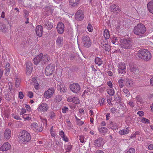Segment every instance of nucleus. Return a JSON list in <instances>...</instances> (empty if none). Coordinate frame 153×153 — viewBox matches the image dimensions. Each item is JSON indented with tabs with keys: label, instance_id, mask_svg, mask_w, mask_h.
Instances as JSON below:
<instances>
[{
	"label": "nucleus",
	"instance_id": "obj_38",
	"mask_svg": "<svg viewBox=\"0 0 153 153\" xmlns=\"http://www.w3.org/2000/svg\"><path fill=\"white\" fill-rule=\"evenodd\" d=\"M125 81L126 83H128L129 85L131 86L132 85L133 83L132 80L128 78H127L126 79Z\"/></svg>",
	"mask_w": 153,
	"mask_h": 153
},
{
	"label": "nucleus",
	"instance_id": "obj_28",
	"mask_svg": "<svg viewBox=\"0 0 153 153\" xmlns=\"http://www.w3.org/2000/svg\"><path fill=\"white\" fill-rule=\"evenodd\" d=\"M130 131L129 128L126 127L125 129L120 130L119 133L120 135L127 134L129 133Z\"/></svg>",
	"mask_w": 153,
	"mask_h": 153
},
{
	"label": "nucleus",
	"instance_id": "obj_56",
	"mask_svg": "<svg viewBox=\"0 0 153 153\" xmlns=\"http://www.w3.org/2000/svg\"><path fill=\"white\" fill-rule=\"evenodd\" d=\"M32 81L33 83H34L36 82H38V80L37 79V77L35 76L33 77L31 80Z\"/></svg>",
	"mask_w": 153,
	"mask_h": 153
},
{
	"label": "nucleus",
	"instance_id": "obj_25",
	"mask_svg": "<svg viewBox=\"0 0 153 153\" xmlns=\"http://www.w3.org/2000/svg\"><path fill=\"white\" fill-rule=\"evenodd\" d=\"M53 21L52 19H49L46 21L45 25L48 30L51 29L53 27Z\"/></svg>",
	"mask_w": 153,
	"mask_h": 153
},
{
	"label": "nucleus",
	"instance_id": "obj_42",
	"mask_svg": "<svg viewBox=\"0 0 153 153\" xmlns=\"http://www.w3.org/2000/svg\"><path fill=\"white\" fill-rule=\"evenodd\" d=\"M123 82V79L122 78L120 79L118 81L119 85L121 88H123L124 86Z\"/></svg>",
	"mask_w": 153,
	"mask_h": 153
},
{
	"label": "nucleus",
	"instance_id": "obj_10",
	"mask_svg": "<svg viewBox=\"0 0 153 153\" xmlns=\"http://www.w3.org/2000/svg\"><path fill=\"white\" fill-rule=\"evenodd\" d=\"M71 90L74 93H78L80 89V87L77 83H74L71 84L70 86Z\"/></svg>",
	"mask_w": 153,
	"mask_h": 153
},
{
	"label": "nucleus",
	"instance_id": "obj_19",
	"mask_svg": "<svg viewBox=\"0 0 153 153\" xmlns=\"http://www.w3.org/2000/svg\"><path fill=\"white\" fill-rule=\"evenodd\" d=\"M36 32L37 36L39 37H41L43 32V27L41 25L37 26L36 28Z\"/></svg>",
	"mask_w": 153,
	"mask_h": 153
},
{
	"label": "nucleus",
	"instance_id": "obj_47",
	"mask_svg": "<svg viewBox=\"0 0 153 153\" xmlns=\"http://www.w3.org/2000/svg\"><path fill=\"white\" fill-rule=\"evenodd\" d=\"M123 91L125 94L126 96L128 97L130 95V92L128 91L127 89L124 88L123 90Z\"/></svg>",
	"mask_w": 153,
	"mask_h": 153
},
{
	"label": "nucleus",
	"instance_id": "obj_33",
	"mask_svg": "<svg viewBox=\"0 0 153 153\" xmlns=\"http://www.w3.org/2000/svg\"><path fill=\"white\" fill-rule=\"evenodd\" d=\"M30 128L34 131H37L38 130V126L36 123L34 122L31 124Z\"/></svg>",
	"mask_w": 153,
	"mask_h": 153
},
{
	"label": "nucleus",
	"instance_id": "obj_40",
	"mask_svg": "<svg viewBox=\"0 0 153 153\" xmlns=\"http://www.w3.org/2000/svg\"><path fill=\"white\" fill-rule=\"evenodd\" d=\"M139 73V70L138 69H136V70H135V72H134V73H133L132 74V76H133L134 77H138L140 76V74Z\"/></svg>",
	"mask_w": 153,
	"mask_h": 153
},
{
	"label": "nucleus",
	"instance_id": "obj_37",
	"mask_svg": "<svg viewBox=\"0 0 153 153\" xmlns=\"http://www.w3.org/2000/svg\"><path fill=\"white\" fill-rule=\"evenodd\" d=\"M102 48L106 51H109L110 50V46L107 44L103 45Z\"/></svg>",
	"mask_w": 153,
	"mask_h": 153
},
{
	"label": "nucleus",
	"instance_id": "obj_64",
	"mask_svg": "<svg viewBox=\"0 0 153 153\" xmlns=\"http://www.w3.org/2000/svg\"><path fill=\"white\" fill-rule=\"evenodd\" d=\"M128 105L132 107H133L134 106V104L133 101H130L128 102Z\"/></svg>",
	"mask_w": 153,
	"mask_h": 153
},
{
	"label": "nucleus",
	"instance_id": "obj_22",
	"mask_svg": "<svg viewBox=\"0 0 153 153\" xmlns=\"http://www.w3.org/2000/svg\"><path fill=\"white\" fill-rule=\"evenodd\" d=\"M57 88L59 89L61 92L65 93L66 91L67 88L63 83L59 82L58 84Z\"/></svg>",
	"mask_w": 153,
	"mask_h": 153
},
{
	"label": "nucleus",
	"instance_id": "obj_2",
	"mask_svg": "<svg viewBox=\"0 0 153 153\" xmlns=\"http://www.w3.org/2000/svg\"><path fill=\"white\" fill-rule=\"evenodd\" d=\"M137 55L140 58L146 61L149 60L152 57L150 52L146 49L139 50L137 53Z\"/></svg>",
	"mask_w": 153,
	"mask_h": 153
},
{
	"label": "nucleus",
	"instance_id": "obj_53",
	"mask_svg": "<svg viewBox=\"0 0 153 153\" xmlns=\"http://www.w3.org/2000/svg\"><path fill=\"white\" fill-rule=\"evenodd\" d=\"M77 124L79 126H82L84 123V122L83 121L80 120V119L76 121Z\"/></svg>",
	"mask_w": 153,
	"mask_h": 153
},
{
	"label": "nucleus",
	"instance_id": "obj_49",
	"mask_svg": "<svg viewBox=\"0 0 153 153\" xmlns=\"http://www.w3.org/2000/svg\"><path fill=\"white\" fill-rule=\"evenodd\" d=\"M135 150L133 148H130L126 153H135Z\"/></svg>",
	"mask_w": 153,
	"mask_h": 153
},
{
	"label": "nucleus",
	"instance_id": "obj_1",
	"mask_svg": "<svg viewBox=\"0 0 153 153\" xmlns=\"http://www.w3.org/2000/svg\"><path fill=\"white\" fill-rule=\"evenodd\" d=\"M18 138L20 143L26 144L30 142L31 136L28 132L25 130H23L19 133Z\"/></svg>",
	"mask_w": 153,
	"mask_h": 153
},
{
	"label": "nucleus",
	"instance_id": "obj_51",
	"mask_svg": "<svg viewBox=\"0 0 153 153\" xmlns=\"http://www.w3.org/2000/svg\"><path fill=\"white\" fill-rule=\"evenodd\" d=\"M87 29L89 32H92L93 30V27L91 24H89L87 27Z\"/></svg>",
	"mask_w": 153,
	"mask_h": 153
},
{
	"label": "nucleus",
	"instance_id": "obj_3",
	"mask_svg": "<svg viewBox=\"0 0 153 153\" xmlns=\"http://www.w3.org/2000/svg\"><path fill=\"white\" fill-rule=\"evenodd\" d=\"M146 30L145 25L142 24H138L134 28L133 32L137 35H141L145 33Z\"/></svg>",
	"mask_w": 153,
	"mask_h": 153
},
{
	"label": "nucleus",
	"instance_id": "obj_6",
	"mask_svg": "<svg viewBox=\"0 0 153 153\" xmlns=\"http://www.w3.org/2000/svg\"><path fill=\"white\" fill-rule=\"evenodd\" d=\"M55 70V66L52 64H49L45 68V74L46 76H50L52 75Z\"/></svg>",
	"mask_w": 153,
	"mask_h": 153
},
{
	"label": "nucleus",
	"instance_id": "obj_13",
	"mask_svg": "<svg viewBox=\"0 0 153 153\" xmlns=\"http://www.w3.org/2000/svg\"><path fill=\"white\" fill-rule=\"evenodd\" d=\"M64 25L63 23L59 22L56 26V30L58 33L60 34L63 33L64 31Z\"/></svg>",
	"mask_w": 153,
	"mask_h": 153
},
{
	"label": "nucleus",
	"instance_id": "obj_15",
	"mask_svg": "<svg viewBox=\"0 0 153 153\" xmlns=\"http://www.w3.org/2000/svg\"><path fill=\"white\" fill-rule=\"evenodd\" d=\"M104 144L103 139L100 137L96 140L94 142V145L97 147H100L102 146Z\"/></svg>",
	"mask_w": 153,
	"mask_h": 153
},
{
	"label": "nucleus",
	"instance_id": "obj_20",
	"mask_svg": "<svg viewBox=\"0 0 153 153\" xmlns=\"http://www.w3.org/2000/svg\"><path fill=\"white\" fill-rule=\"evenodd\" d=\"M56 45L59 47H61L63 44V38L61 36H58L56 40Z\"/></svg>",
	"mask_w": 153,
	"mask_h": 153
},
{
	"label": "nucleus",
	"instance_id": "obj_31",
	"mask_svg": "<svg viewBox=\"0 0 153 153\" xmlns=\"http://www.w3.org/2000/svg\"><path fill=\"white\" fill-rule=\"evenodd\" d=\"M106 91L107 93L111 96H113L114 94V90L113 88H107Z\"/></svg>",
	"mask_w": 153,
	"mask_h": 153
},
{
	"label": "nucleus",
	"instance_id": "obj_50",
	"mask_svg": "<svg viewBox=\"0 0 153 153\" xmlns=\"http://www.w3.org/2000/svg\"><path fill=\"white\" fill-rule=\"evenodd\" d=\"M20 83V79L19 78H16V87H19Z\"/></svg>",
	"mask_w": 153,
	"mask_h": 153
},
{
	"label": "nucleus",
	"instance_id": "obj_17",
	"mask_svg": "<svg viewBox=\"0 0 153 153\" xmlns=\"http://www.w3.org/2000/svg\"><path fill=\"white\" fill-rule=\"evenodd\" d=\"M11 148L10 144L7 142L4 143L0 148V150L5 151L10 149Z\"/></svg>",
	"mask_w": 153,
	"mask_h": 153
},
{
	"label": "nucleus",
	"instance_id": "obj_18",
	"mask_svg": "<svg viewBox=\"0 0 153 153\" xmlns=\"http://www.w3.org/2000/svg\"><path fill=\"white\" fill-rule=\"evenodd\" d=\"M67 100L68 102H73L75 104H78L79 103V100L77 97H72L71 96L67 98Z\"/></svg>",
	"mask_w": 153,
	"mask_h": 153
},
{
	"label": "nucleus",
	"instance_id": "obj_41",
	"mask_svg": "<svg viewBox=\"0 0 153 153\" xmlns=\"http://www.w3.org/2000/svg\"><path fill=\"white\" fill-rule=\"evenodd\" d=\"M141 122L142 123H145V124H149L150 123V120L144 117H143L141 120Z\"/></svg>",
	"mask_w": 153,
	"mask_h": 153
},
{
	"label": "nucleus",
	"instance_id": "obj_21",
	"mask_svg": "<svg viewBox=\"0 0 153 153\" xmlns=\"http://www.w3.org/2000/svg\"><path fill=\"white\" fill-rule=\"evenodd\" d=\"M122 39H121L119 37H116L114 36L111 38V42L115 45H120V42Z\"/></svg>",
	"mask_w": 153,
	"mask_h": 153
},
{
	"label": "nucleus",
	"instance_id": "obj_16",
	"mask_svg": "<svg viewBox=\"0 0 153 153\" xmlns=\"http://www.w3.org/2000/svg\"><path fill=\"white\" fill-rule=\"evenodd\" d=\"M11 136V130L8 128H6L4 132V137L5 140H9Z\"/></svg>",
	"mask_w": 153,
	"mask_h": 153
},
{
	"label": "nucleus",
	"instance_id": "obj_59",
	"mask_svg": "<svg viewBox=\"0 0 153 153\" xmlns=\"http://www.w3.org/2000/svg\"><path fill=\"white\" fill-rule=\"evenodd\" d=\"M107 84L109 87L108 88H113V84L110 81H108L107 82Z\"/></svg>",
	"mask_w": 153,
	"mask_h": 153
},
{
	"label": "nucleus",
	"instance_id": "obj_52",
	"mask_svg": "<svg viewBox=\"0 0 153 153\" xmlns=\"http://www.w3.org/2000/svg\"><path fill=\"white\" fill-rule=\"evenodd\" d=\"M40 118L41 121L44 123L46 125H47V120L46 118H42V117H40Z\"/></svg>",
	"mask_w": 153,
	"mask_h": 153
},
{
	"label": "nucleus",
	"instance_id": "obj_61",
	"mask_svg": "<svg viewBox=\"0 0 153 153\" xmlns=\"http://www.w3.org/2000/svg\"><path fill=\"white\" fill-rule=\"evenodd\" d=\"M68 108L66 107H64L62 109V111L63 113H65L66 111L68 110Z\"/></svg>",
	"mask_w": 153,
	"mask_h": 153
},
{
	"label": "nucleus",
	"instance_id": "obj_57",
	"mask_svg": "<svg viewBox=\"0 0 153 153\" xmlns=\"http://www.w3.org/2000/svg\"><path fill=\"white\" fill-rule=\"evenodd\" d=\"M26 112V110L25 109L22 108L20 112V115H22L24 114Z\"/></svg>",
	"mask_w": 153,
	"mask_h": 153
},
{
	"label": "nucleus",
	"instance_id": "obj_12",
	"mask_svg": "<svg viewBox=\"0 0 153 153\" xmlns=\"http://www.w3.org/2000/svg\"><path fill=\"white\" fill-rule=\"evenodd\" d=\"M75 17L77 20L81 21L84 17L83 11L81 10H78L75 14Z\"/></svg>",
	"mask_w": 153,
	"mask_h": 153
},
{
	"label": "nucleus",
	"instance_id": "obj_62",
	"mask_svg": "<svg viewBox=\"0 0 153 153\" xmlns=\"http://www.w3.org/2000/svg\"><path fill=\"white\" fill-rule=\"evenodd\" d=\"M27 96L29 98H32L33 97V93L31 92H28Z\"/></svg>",
	"mask_w": 153,
	"mask_h": 153
},
{
	"label": "nucleus",
	"instance_id": "obj_14",
	"mask_svg": "<svg viewBox=\"0 0 153 153\" xmlns=\"http://www.w3.org/2000/svg\"><path fill=\"white\" fill-rule=\"evenodd\" d=\"M110 10L113 12L118 14L120 10V8L117 5L115 4H111L110 7Z\"/></svg>",
	"mask_w": 153,
	"mask_h": 153
},
{
	"label": "nucleus",
	"instance_id": "obj_35",
	"mask_svg": "<svg viewBox=\"0 0 153 153\" xmlns=\"http://www.w3.org/2000/svg\"><path fill=\"white\" fill-rule=\"evenodd\" d=\"M10 64L9 63H7L5 67V74L6 75H8L9 74L10 71Z\"/></svg>",
	"mask_w": 153,
	"mask_h": 153
},
{
	"label": "nucleus",
	"instance_id": "obj_27",
	"mask_svg": "<svg viewBox=\"0 0 153 153\" xmlns=\"http://www.w3.org/2000/svg\"><path fill=\"white\" fill-rule=\"evenodd\" d=\"M80 0H70L69 4L73 7L77 6L79 3Z\"/></svg>",
	"mask_w": 153,
	"mask_h": 153
},
{
	"label": "nucleus",
	"instance_id": "obj_23",
	"mask_svg": "<svg viewBox=\"0 0 153 153\" xmlns=\"http://www.w3.org/2000/svg\"><path fill=\"white\" fill-rule=\"evenodd\" d=\"M42 53H41L35 57L33 59L34 63L35 64L37 65L40 62H41L42 56Z\"/></svg>",
	"mask_w": 153,
	"mask_h": 153
},
{
	"label": "nucleus",
	"instance_id": "obj_45",
	"mask_svg": "<svg viewBox=\"0 0 153 153\" xmlns=\"http://www.w3.org/2000/svg\"><path fill=\"white\" fill-rule=\"evenodd\" d=\"M50 133L51 134V136L53 137H55L56 136V134L54 131H53V127L52 126L50 130Z\"/></svg>",
	"mask_w": 153,
	"mask_h": 153
},
{
	"label": "nucleus",
	"instance_id": "obj_11",
	"mask_svg": "<svg viewBox=\"0 0 153 153\" xmlns=\"http://www.w3.org/2000/svg\"><path fill=\"white\" fill-rule=\"evenodd\" d=\"M26 73L27 75H30L33 69V65L30 62H28L26 64Z\"/></svg>",
	"mask_w": 153,
	"mask_h": 153
},
{
	"label": "nucleus",
	"instance_id": "obj_46",
	"mask_svg": "<svg viewBox=\"0 0 153 153\" xmlns=\"http://www.w3.org/2000/svg\"><path fill=\"white\" fill-rule=\"evenodd\" d=\"M137 102L142 103L143 102V100L140 96L137 95L136 97Z\"/></svg>",
	"mask_w": 153,
	"mask_h": 153
},
{
	"label": "nucleus",
	"instance_id": "obj_58",
	"mask_svg": "<svg viewBox=\"0 0 153 153\" xmlns=\"http://www.w3.org/2000/svg\"><path fill=\"white\" fill-rule=\"evenodd\" d=\"M49 116L50 118H54L55 116V114L53 112L51 111L50 112Z\"/></svg>",
	"mask_w": 153,
	"mask_h": 153
},
{
	"label": "nucleus",
	"instance_id": "obj_30",
	"mask_svg": "<svg viewBox=\"0 0 153 153\" xmlns=\"http://www.w3.org/2000/svg\"><path fill=\"white\" fill-rule=\"evenodd\" d=\"M103 35L105 39H108L110 37V34L108 30L105 29L103 32Z\"/></svg>",
	"mask_w": 153,
	"mask_h": 153
},
{
	"label": "nucleus",
	"instance_id": "obj_54",
	"mask_svg": "<svg viewBox=\"0 0 153 153\" xmlns=\"http://www.w3.org/2000/svg\"><path fill=\"white\" fill-rule=\"evenodd\" d=\"M105 101V99L104 98H102L100 99L99 100V103L100 105H103V103Z\"/></svg>",
	"mask_w": 153,
	"mask_h": 153
},
{
	"label": "nucleus",
	"instance_id": "obj_32",
	"mask_svg": "<svg viewBox=\"0 0 153 153\" xmlns=\"http://www.w3.org/2000/svg\"><path fill=\"white\" fill-rule=\"evenodd\" d=\"M98 130L100 133L103 134L107 132V129L103 126H100L98 128Z\"/></svg>",
	"mask_w": 153,
	"mask_h": 153
},
{
	"label": "nucleus",
	"instance_id": "obj_34",
	"mask_svg": "<svg viewBox=\"0 0 153 153\" xmlns=\"http://www.w3.org/2000/svg\"><path fill=\"white\" fill-rule=\"evenodd\" d=\"M95 62L96 65L98 66L101 65L102 63V61L101 59L98 57H96L95 59Z\"/></svg>",
	"mask_w": 153,
	"mask_h": 153
},
{
	"label": "nucleus",
	"instance_id": "obj_7",
	"mask_svg": "<svg viewBox=\"0 0 153 153\" xmlns=\"http://www.w3.org/2000/svg\"><path fill=\"white\" fill-rule=\"evenodd\" d=\"M55 92V89L53 88H50L44 93V97L48 99L53 96Z\"/></svg>",
	"mask_w": 153,
	"mask_h": 153
},
{
	"label": "nucleus",
	"instance_id": "obj_36",
	"mask_svg": "<svg viewBox=\"0 0 153 153\" xmlns=\"http://www.w3.org/2000/svg\"><path fill=\"white\" fill-rule=\"evenodd\" d=\"M30 115L28 114H25L22 115V117L24 119L25 121L31 120Z\"/></svg>",
	"mask_w": 153,
	"mask_h": 153
},
{
	"label": "nucleus",
	"instance_id": "obj_63",
	"mask_svg": "<svg viewBox=\"0 0 153 153\" xmlns=\"http://www.w3.org/2000/svg\"><path fill=\"white\" fill-rule=\"evenodd\" d=\"M19 98L21 99H22L23 98V97H24L23 94V93L21 91H20L19 92Z\"/></svg>",
	"mask_w": 153,
	"mask_h": 153
},
{
	"label": "nucleus",
	"instance_id": "obj_8",
	"mask_svg": "<svg viewBox=\"0 0 153 153\" xmlns=\"http://www.w3.org/2000/svg\"><path fill=\"white\" fill-rule=\"evenodd\" d=\"M83 45L85 47L88 48L91 44L90 38L87 36H84L82 38Z\"/></svg>",
	"mask_w": 153,
	"mask_h": 153
},
{
	"label": "nucleus",
	"instance_id": "obj_4",
	"mask_svg": "<svg viewBox=\"0 0 153 153\" xmlns=\"http://www.w3.org/2000/svg\"><path fill=\"white\" fill-rule=\"evenodd\" d=\"M120 45L121 47L124 49L130 48L131 46V42L129 39H122Z\"/></svg>",
	"mask_w": 153,
	"mask_h": 153
},
{
	"label": "nucleus",
	"instance_id": "obj_39",
	"mask_svg": "<svg viewBox=\"0 0 153 153\" xmlns=\"http://www.w3.org/2000/svg\"><path fill=\"white\" fill-rule=\"evenodd\" d=\"M62 97L60 95H57L55 98L56 102H59L62 100Z\"/></svg>",
	"mask_w": 153,
	"mask_h": 153
},
{
	"label": "nucleus",
	"instance_id": "obj_55",
	"mask_svg": "<svg viewBox=\"0 0 153 153\" xmlns=\"http://www.w3.org/2000/svg\"><path fill=\"white\" fill-rule=\"evenodd\" d=\"M137 69V68L136 67H131L130 68V71L131 74H132L133 73H134V72H135V70Z\"/></svg>",
	"mask_w": 153,
	"mask_h": 153
},
{
	"label": "nucleus",
	"instance_id": "obj_9",
	"mask_svg": "<svg viewBox=\"0 0 153 153\" xmlns=\"http://www.w3.org/2000/svg\"><path fill=\"white\" fill-rule=\"evenodd\" d=\"M49 108L48 105L45 103H42L39 105L37 110L40 112L44 113L46 112Z\"/></svg>",
	"mask_w": 153,
	"mask_h": 153
},
{
	"label": "nucleus",
	"instance_id": "obj_29",
	"mask_svg": "<svg viewBox=\"0 0 153 153\" xmlns=\"http://www.w3.org/2000/svg\"><path fill=\"white\" fill-rule=\"evenodd\" d=\"M147 7L149 11L153 14V1L149 2L147 4Z\"/></svg>",
	"mask_w": 153,
	"mask_h": 153
},
{
	"label": "nucleus",
	"instance_id": "obj_26",
	"mask_svg": "<svg viewBox=\"0 0 153 153\" xmlns=\"http://www.w3.org/2000/svg\"><path fill=\"white\" fill-rule=\"evenodd\" d=\"M0 29L5 33L8 31V28L6 25L3 23H0Z\"/></svg>",
	"mask_w": 153,
	"mask_h": 153
},
{
	"label": "nucleus",
	"instance_id": "obj_43",
	"mask_svg": "<svg viewBox=\"0 0 153 153\" xmlns=\"http://www.w3.org/2000/svg\"><path fill=\"white\" fill-rule=\"evenodd\" d=\"M33 86L34 88L36 90H38L39 88V83L38 82L33 83Z\"/></svg>",
	"mask_w": 153,
	"mask_h": 153
},
{
	"label": "nucleus",
	"instance_id": "obj_60",
	"mask_svg": "<svg viewBox=\"0 0 153 153\" xmlns=\"http://www.w3.org/2000/svg\"><path fill=\"white\" fill-rule=\"evenodd\" d=\"M137 114L139 115L140 116L142 117L144 115V113L143 111H138Z\"/></svg>",
	"mask_w": 153,
	"mask_h": 153
},
{
	"label": "nucleus",
	"instance_id": "obj_44",
	"mask_svg": "<svg viewBox=\"0 0 153 153\" xmlns=\"http://www.w3.org/2000/svg\"><path fill=\"white\" fill-rule=\"evenodd\" d=\"M12 116L13 118L14 119L16 120H22V118L21 117H20L19 116L16 115L15 114H12Z\"/></svg>",
	"mask_w": 153,
	"mask_h": 153
},
{
	"label": "nucleus",
	"instance_id": "obj_48",
	"mask_svg": "<svg viewBox=\"0 0 153 153\" xmlns=\"http://www.w3.org/2000/svg\"><path fill=\"white\" fill-rule=\"evenodd\" d=\"M72 146L71 145H68L67 147H66V153L69 152L72 149Z\"/></svg>",
	"mask_w": 153,
	"mask_h": 153
},
{
	"label": "nucleus",
	"instance_id": "obj_5",
	"mask_svg": "<svg viewBox=\"0 0 153 153\" xmlns=\"http://www.w3.org/2000/svg\"><path fill=\"white\" fill-rule=\"evenodd\" d=\"M117 71L119 74H123L126 73V64L120 62L117 65Z\"/></svg>",
	"mask_w": 153,
	"mask_h": 153
},
{
	"label": "nucleus",
	"instance_id": "obj_24",
	"mask_svg": "<svg viewBox=\"0 0 153 153\" xmlns=\"http://www.w3.org/2000/svg\"><path fill=\"white\" fill-rule=\"evenodd\" d=\"M42 57L41 62L42 63L45 64L46 62H48L50 60L49 56L47 54L43 55L42 54Z\"/></svg>",
	"mask_w": 153,
	"mask_h": 153
}]
</instances>
